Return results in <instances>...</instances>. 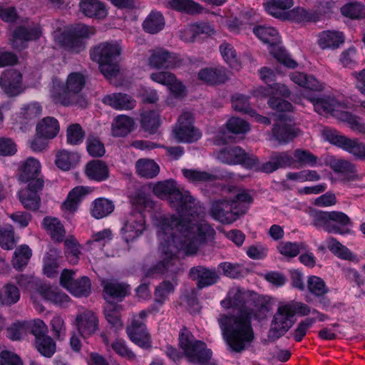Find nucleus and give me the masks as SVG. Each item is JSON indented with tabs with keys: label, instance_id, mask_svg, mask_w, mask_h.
<instances>
[{
	"label": "nucleus",
	"instance_id": "nucleus-1",
	"mask_svg": "<svg viewBox=\"0 0 365 365\" xmlns=\"http://www.w3.org/2000/svg\"><path fill=\"white\" fill-rule=\"evenodd\" d=\"M232 308L238 310L237 314H220L217 321L223 339L232 351L241 353L246 345L255 339L252 326V310L247 306L243 290L237 288L228 292Z\"/></svg>",
	"mask_w": 365,
	"mask_h": 365
},
{
	"label": "nucleus",
	"instance_id": "nucleus-2",
	"mask_svg": "<svg viewBox=\"0 0 365 365\" xmlns=\"http://www.w3.org/2000/svg\"><path fill=\"white\" fill-rule=\"evenodd\" d=\"M290 79L306 89L304 96L313 104L316 112L322 115L331 114L335 110L338 101L334 96L314 93L324 90V86L315 77L302 72H294L290 74Z\"/></svg>",
	"mask_w": 365,
	"mask_h": 365
},
{
	"label": "nucleus",
	"instance_id": "nucleus-3",
	"mask_svg": "<svg viewBox=\"0 0 365 365\" xmlns=\"http://www.w3.org/2000/svg\"><path fill=\"white\" fill-rule=\"evenodd\" d=\"M312 225L317 230H323L327 233L342 236L351 233L349 227L351 225L350 217L341 211L315 210L311 214Z\"/></svg>",
	"mask_w": 365,
	"mask_h": 365
},
{
	"label": "nucleus",
	"instance_id": "nucleus-4",
	"mask_svg": "<svg viewBox=\"0 0 365 365\" xmlns=\"http://www.w3.org/2000/svg\"><path fill=\"white\" fill-rule=\"evenodd\" d=\"M121 53V48L116 43L102 42L90 51L91 59L98 63L100 71L107 78L115 77L118 73L116 63Z\"/></svg>",
	"mask_w": 365,
	"mask_h": 365
},
{
	"label": "nucleus",
	"instance_id": "nucleus-5",
	"mask_svg": "<svg viewBox=\"0 0 365 365\" xmlns=\"http://www.w3.org/2000/svg\"><path fill=\"white\" fill-rule=\"evenodd\" d=\"M253 33L263 43L267 45L269 53L278 62L289 68L293 69L297 67V61L292 59L286 50L280 46V36L275 28L259 25L254 27Z\"/></svg>",
	"mask_w": 365,
	"mask_h": 365
},
{
	"label": "nucleus",
	"instance_id": "nucleus-6",
	"mask_svg": "<svg viewBox=\"0 0 365 365\" xmlns=\"http://www.w3.org/2000/svg\"><path fill=\"white\" fill-rule=\"evenodd\" d=\"M90 35L88 26L76 24L61 34L59 43L65 50L79 53L86 48V39L88 38Z\"/></svg>",
	"mask_w": 365,
	"mask_h": 365
},
{
	"label": "nucleus",
	"instance_id": "nucleus-7",
	"mask_svg": "<svg viewBox=\"0 0 365 365\" xmlns=\"http://www.w3.org/2000/svg\"><path fill=\"white\" fill-rule=\"evenodd\" d=\"M217 159L224 164L235 165H240L248 170L255 171L258 164V158L245 152L240 146H227L219 150Z\"/></svg>",
	"mask_w": 365,
	"mask_h": 365
},
{
	"label": "nucleus",
	"instance_id": "nucleus-8",
	"mask_svg": "<svg viewBox=\"0 0 365 365\" xmlns=\"http://www.w3.org/2000/svg\"><path fill=\"white\" fill-rule=\"evenodd\" d=\"M324 136L330 144L354 155L360 160H365V143L357 138H349L340 135L336 130H325Z\"/></svg>",
	"mask_w": 365,
	"mask_h": 365
},
{
	"label": "nucleus",
	"instance_id": "nucleus-9",
	"mask_svg": "<svg viewBox=\"0 0 365 365\" xmlns=\"http://www.w3.org/2000/svg\"><path fill=\"white\" fill-rule=\"evenodd\" d=\"M287 307L286 304L279 306L274 316L267 335L272 342L283 336L295 323L294 317L288 313Z\"/></svg>",
	"mask_w": 365,
	"mask_h": 365
},
{
	"label": "nucleus",
	"instance_id": "nucleus-10",
	"mask_svg": "<svg viewBox=\"0 0 365 365\" xmlns=\"http://www.w3.org/2000/svg\"><path fill=\"white\" fill-rule=\"evenodd\" d=\"M179 126L174 130L179 142L193 143L200 138L201 134L193 125V117L190 112H185L178 118Z\"/></svg>",
	"mask_w": 365,
	"mask_h": 365
},
{
	"label": "nucleus",
	"instance_id": "nucleus-11",
	"mask_svg": "<svg viewBox=\"0 0 365 365\" xmlns=\"http://www.w3.org/2000/svg\"><path fill=\"white\" fill-rule=\"evenodd\" d=\"M126 333L130 340L143 349L148 350L152 347V337L143 322L133 319Z\"/></svg>",
	"mask_w": 365,
	"mask_h": 365
},
{
	"label": "nucleus",
	"instance_id": "nucleus-12",
	"mask_svg": "<svg viewBox=\"0 0 365 365\" xmlns=\"http://www.w3.org/2000/svg\"><path fill=\"white\" fill-rule=\"evenodd\" d=\"M41 182L27 184L26 187L18 192L19 200L26 210L37 211L41 206L40 193L43 187Z\"/></svg>",
	"mask_w": 365,
	"mask_h": 365
},
{
	"label": "nucleus",
	"instance_id": "nucleus-13",
	"mask_svg": "<svg viewBox=\"0 0 365 365\" xmlns=\"http://www.w3.org/2000/svg\"><path fill=\"white\" fill-rule=\"evenodd\" d=\"M210 216L222 224H231L244 214L242 210H235L233 205L227 201H217L212 204Z\"/></svg>",
	"mask_w": 365,
	"mask_h": 365
},
{
	"label": "nucleus",
	"instance_id": "nucleus-14",
	"mask_svg": "<svg viewBox=\"0 0 365 365\" xmlns=\"http://www.w3.org/2000/svg\"><path fill=\"white\" fill-rule=\"evenodd\" d=\"M189 277L196 282L200 289L212 286L218 282L220 276L215 267H207L202 265L192 267L189 270Z\"/></svg>",
	"mask_w": 365,
	"mask_h": 365
},
{
	"label": "nucleus",
	"instance_id": "nucleus-15",
	"mask_svg": "<svg viewBox=\"0 0 365 365\" xmlns=\"http://www.w3.org/2000/svg\"><path fill=\"white\" fill-rule=\"evenodd\" d=\"M41 36L40 27L16 26L12 33L11 46L15 49L23 50L27 47V43L36 41Z\"/></svg>",
	"mask_w": 365,
	"mask_h": 365
},
{
	"label": "nucleus",
	"instance_id": "nucleus-16",
	"mask_svg": "<svg viewBox=\"0 0 365 365\" xmlns=\"http://www.w3.org/2000/svg\"><path fill=\"white\" fill-rule=\"evenodd\" d=\"M175 215H173L170 217H161L159 219L158 238L160 241L159 250L163 253H170V248L171 242L170 237H177L173 230L175 229V220L173 219Z\"/></svg>",
	"mask_w": 365,
	"mask_h": 365
},
{
	"label": "nucleus",
	"instance_id": "nucleus-17",
	"mask_svg": "<svg viewBox=\"0 0 365 365\" xmlns=\"http://www.w3.org/2000/svg\"><path fill=\"white\" fill-rule=\"evenodd\" d=\"M294 159L288 152L274 153L270 160L261 165L258 160L255 171L262 172L267 174L272 173L279 168H294Z\"/></svg>",
	"mask_w": 365,
	"mask_h": 365
},
{
	"label": "nucleus",
	"instance_id": "nucleus-18",
	"mask_svg": "<svg viewBox=\"0 0 365 365\" xmlns=\"http://www.w3.org/2000/svg\"><path fill=\"white\" fill-rule=\"evenodd\" d=\"M21 83L22 75L15 69L4 71L0 76V86L9 97L16 96L21 93Z\"/></svg>",
	"mask_w": 365,
	"mask_h": 365
},
{
	"label": "nucleus",
	"instance_id": "nucleus-19",
	"mask_svg": "<svg viewBox=\"0 0 365 365\" xmlns=\"http://www.w3.org/2000/svg\"><path fill=\"white\" fill-rule=\"evenodd\" d=\"M182 60L175 53L160 49L153 52L150 58L149 64L156 68H174L181 65Z\"/></svg>",
	"mask_w": 365,
	"mask_h": 365
},
{
	"label": "nucleus",
	"instance_id": "nucleus-20",
	"mask_svg": "<svg viewBox=\"0 0 365 365\" xmlns=\"http://www.w3.org/2000/svg\"><path fill=\"white\" fill-rule=\"evenodd\" d=\"M145 228V217L141 214L133 216L122 227L123 237L127 242H133L143 233Z\"/></svg>",
	"mask_w": 365,
	"mask_h": 365
},
{
	"label": "nucleus",
	"instance_id": "nucleus-21",
	"mask_svg": "<svg viewBox=\"0 0 365 365\" xmlns=\"http://www.w3.org/2000/svg\"><path fill=\"white\" fill-rule=\"evenodd\" d=\"M189 349L184 354L189 361L200 365H207L209 364L212 356V351L210 349L207 348L205 342L195 341Z\"/></svg>",
	"mask_w": 365,
	"mask_h": 365
},
{
	"label": "nucleus",
	"instance_id": "nucleus-22",
	"mask_svg": "<svg viewBox=\"0 0 365 365\" xmlns=\"http://www.w3.org/2000/svg\"><path fill=\"white\" fill-rule=\"evenodd\" d=\"M41 173V164L39 161L34 158H28L22 164L20 168L19 180L23 182L35 183L38 180L44 185L43 178H39Z\"/></svg>",
	"mask_w": 365,
	"mask_h": 365
},
{
	"label": "nucleus",
	"instance_id": "nucleus-23",
	"mask_svg": "<svg viewBox=\"0 0 365 365\" xmlns=\"http://www.w3.org/2000/svg\"><path fill=\"white\" fill-rule=\"evenodd\" d=\"M42 106L37 101L24 104L20 111L16 114L17 122L24 125H33L42 114Z\"/></svg>",
	"mask_w": 365,
	"mask_h": 365
},
{
	"label": "nucleus",
	"instance_id": "nucleus-24",
	"mask_svg": "<svg viewBox=\"0 0 365 365\" xmlns=\"http://www.w3.org/2000/svg\"><path fill=\"white\" fill-rule=\"evenodd\" d=\"M37 291L46 302L61 308L69 305L71 300L69 296L57 289H52L51 287L42 284L38 287Z\"/></svg>",
	"mask_w": 365,
	"mask_h": 365
},
{
	"label": "nucleus",
	"instance_id": "nucleus-25",
	"mask_svg": "<svg viewBox=\"0 0 365 365\" xmlns=\"http://www.w3.org/2000/svg\"><path fill=\"white\" fill-rule=\"evenodd\" d=\"M79 10L86 17L103 19L108 15L106 4L100 0H81Z\"/></svg>",
	"mask_w": 365,
	"mask_h": 365
},
{
	"label": "nucleus",
	"instance_id": "nucleus-26",
	"mask_svg": "<svg viewBox=\"0 0 365 365\" xmlns=\"http://www.w3.org/2000/svg\"><path fill=\"white\" fill-rule=\"evenodd\" d=\"M197 78L207 85L215 86L225 83L228 76L223 67H207L199 71Z\"/></svg>",
	"mask_w": 365,
	"mask_h": 365
},
{
	"label": "nucleus",
	"instance_id": "nucleus-27",
	"mask_svg": "<svg viewBox=\"0 0 365 365\" xmlns=\"http://www.w3.org/2000/svg\"><path fill=\"white\" fill-rule=\"evenodd\" d=\"M88 179L95 182H103L109 178V169L106 163L101 160L88 161L84 169Z\"/></svg>",
	"mask_w": 365,
	"mask_h": 365
},
{
	"label": "nucleus",
	"instance_id": "nucleus-28",
	"mask_svg": "<svg viewBox=\"0 0 365 365\" xmlns=\"http://www.w3.org/2000/svg\"><path fill=\"white\" fill-rule=\"evenodd\" d=\"M76 324L80 334L86 338L98 329V320L93 312L88 311L77 315Z\"/></svg>",
	"mask_w": 365,
	"mask_h": 365
},
{
	"label": "nucleus",
	"instance_id": "nucleus-29",
	"mask_svg": "<svg viewBox=\"0 0 365 365\" xmlns=\"http://www.w3.org/2000/svg\"><path fill=\"white\" fill-rule=\"evenodd\" d=\"M327 247L331 254L340 259L349 261L354 264L359 262L358 255L351 251L346 246L342 245L335 237H330L327 240Z\"/></svg>",
	"mask_w": 365,
	"mask_h": 365
},
{
	"label": "nucleus",
	"instance_id": "nucleus-30",
	"mask_svg": "<svg viewBox=\"0 0 365 365\" xmlns=\"http://www.w3.org/2000/svg\"><path fill=\"white\" fill-rule=\"evenodd\" d=\"M171 242L170 251V253H163V255H169L174 259L178 251H185L187 255H194L197 251V246L195 245L196 241L190 239V237H185L180 235L177 237H170Z\"/></svg>",
	"mask_w": 365,
	"mask_h": 365
},
{
	"label": "nucleus",
	"instance_id": "nucleus-31",
	"mask_svg": "<svg viewBox=\"0 0 365 365\" xmlns=\"http://www.w3.org/2000/svg\"><path fill=\"white\" fill-rule=\"evenodd\" d=\"M274 139L280 144H287L297 138L300 130L295 125L287 123H275L272 130Z\"/></svg>",
	"mask_w": 365,
	"mask_h": 365
},
{
	"label": "nucleus",
	"instance_id": "nucleus-32",
	"mask_svg": "<svg viewBox=\"0 0 365 365\" xmlns=\"http://www.w3.org/2000/svg\"><path fill=\"white\" fill-rule=\"evenodd\" d=\"M103 103L115 110H131L135 106V101L129 95L123 93H114L106 95Z\"/></svg>",
	"mask_w": 365,
	"mask_h": 365
},
{
	"label": "nucleus",
	"instance_id": "nucleus-33",
	"mask_svg": "<svg viewBox=\"0 0 365 365\" xmlns=\"http://www.w3.org/2000/svg\"><path fill=\"white\" fill-rule=\"evenodd\" d=\"M293 6V0H269L264 4L267 14L279 20H287L289 10Z\"/></svg>",
	"mask_w": 365,
	"mask_h": 365
},
{
	"label": "nucleus",
	"instance_id": "nucleus-34",
	"mask_svg": "<svg viewBox=\"0 0 365 365\" xmlns=\"http://www.w3.org/2000/svg\"><path fill=\"white\" fill-rule=\"evenodd\" d=\"M290 95L291 91L289 88L279 83H273L272 85L266 86H261L254 91V96L257 98L279 96L282 98H289Z\"/></svg>",
	"mask_w": 365,
	"mask_h": 365
},
{
	"label": "nucleus",
	"instance_id": "nucleus-35",
	"mask_svg": "<svg viewBox=\"0 0 365 365\" xmlns=\"http://www.w3.org/2000/svg\"><path fill=\"white\" fill-rule=\"evenodd\" d=\"M167 7L189 15L201 14L203 6L193 0H168Z\"/></svg>",
	"mask_w": 365,
	"mask_h": 365
},
{
	"label": "nucleus",
	"instance_id": "nucleus-36",
	"mask_svg": "<svg viewBox=\"0 0 365 365\" xmlns=\"http://www.w3.org/2000/svg\"><path fill=\"white\" fill-rule=\"evenodd\" d=\"M344 42L342 32L336 31H324L320 33L318 44L322 49H336Z\"/></svg>",
	"mask_w": 365,
	"mask_h": 365
},
{
	"label": "nucleus",
	"instance_id": "nucleus-37",
	"mask_svg": "<svg viewBox=\"0 0 365 365\" xmlns=\"http://www.w3.org/2000/svg\"><path fill=\"white\" fill-rule=\"evenodd\" d=\"M60 125L58 121L53 117H45L36 125V135L43 138L53 139L58 133Z\"/></svg>",
	"mask_w": 365,
	"mask_h": 365
},
{
	"label": "nucleus",
	"instance_id": "nucleus-38",
	"mask_svg": "<svg viewBox=\"0 0 365 365\" xmlns=\"http://www.w3.org/2000/svg\"><path fill=\"white\" fill-rule=\"evenodd\" d=\"M121 306L108 303L104 308L105 318L110 325V328L114 331H118L123 327V323L121 319Z\"/></svg>",
	"mask_w": 365,
	"mask_h": 365
},
{
	"label": "nucleus",
	"instance_id": "nucleus-39",
	"mask_svg": "<svg viewBox=\"0 0 365 365\" xmlns=\"http://www.w3.org/2000/svg\"><path fill=\"white\" fill-rule=\"evenodd\" d=\"M165 18L160 11H152L143 23V30L148 34H155L165 27Z\"/></svg>",
	"mask_w": 365,
	"mask_h": 365
},
{
	"label": "nucleus",
	"instance_id": "nucleus-40",
	"mask_svg": "<svg viewBox=\"0 0 365 365\" xmlns=\"http://www.w3.org/2000/svg\"><path fill=\"white\" fill-rule=\"evenodd\" d=\"M140 121L142 129L150 134H155L160 126V114L153 110L143 111Z\"/></svg>",
	"mask_w": 365,
	"mask_h": 365
},
{
	"label": "nucleus",
	"instance_id": "nucleus-41",
	"mask_svg": "<svg viewBox=\"0 0 365 365\" xmlns=\"http://www.w3.org/2000/svg\"><path fill=\"white\" fill-rule=\"evenodd\" d=\"M129 293V286L122 283L107 282L103 287V297L106 300L113 299L122 301Z\"/></svg>",
	"mask_w": 365,
	"mask_h": 365
},
{
	"label": "nucleus",
	"instance_id": "nucleus-42",
	"mask_svg": "<svg viewBox=\"0 0 365 365\" xmlns=\"http://www.w3.org/2000/svg\"><path fill=\"white\" fill-rule=\"evenodd\" d=\"M136 173L142 178L152 179L160 172L159 165L151 159L141 158L135 164Z\"/></svg>",
	"mask_w": 365,
	"mask_h": 365
},
{
	"label": "nucleus",
	"instance_id": "nucleus-43",
	"mask_svg": "<svg viewBox=\"0 0 365 365\" xmlns=\"http://www.w3.org/2000/svg\"><path fill=\"white\" fill-rule=\"evenodd\" d=\"M43 225L53 240L58 242L63 240L66 231L63 225L57 218L45 217L43 220Z\"/></svg>",
	"mask_w": 365,
	"mask_h": 365
},
{
	"label": "nucleus",
	"instance_id": "nucleus-44",
	"mask_svg": "<svg viewBox=\"0 0 365 365\" xmlns=\"http://www.w3.org/2000/svg\"><path fill=\"white\" fill-rule=\"evenodd\" d=\"M153 192L157 196H169L171 203L177 198V194L181 191L178 188L176 182L170 179L158 182L153 187Z\"/></svg>",
	"mask_w": 365,
	"mask_h": 365
},
{
	"label": "nucleus",
	"instance_id": "nucleus-45",
	"mask_svg": "<svg viewBox=\"0 0 365 365\" xmlns=\"http://www.w3.org/2000/svg\"><path fill=\"white\" fill-rule=\"evenodd\" d=\"M79 159L77 153L61 150L56 154L55 164L59 169L68 171L77 165Z\"/></svg>",
	"mask_w": 365,
	"mask_h": 365
},
{
	"label": "nucleus",
	"instance_id": "nucleus-46",
	"mask_svg": "<svg viewBox=\"0 0 365 365\" xmlns=\"http://www.w3.org/2000/svg\"><path fill=\"white\" fill-rule=\"evenodd\" d=\"M92 206L91 215L96 219H102L109 215L115 208L113 201L104 197L96 199Z\"/></svg>",
	"mask_w": 365,
	"mask_h": 365
},
{
	"label": "nucleus",
	"instance_id": "nucleus-47",
	"mask_svg": "<svg viewBox=\"0 0 365 365\" xmlns=\"http://www.w3.org/2000/svg\"><path fill=\"white\" fill-rule=\"evenodd\" d=\"M115 121L112 132L115 137H125L134 128V120L129 116L119 115L115 118Z\"/></svg>",
	"mask_w": 365,
	"mask_h": 365
},
{
	"label": "nucleus",
	"instance_id": "nucleus-48",
	"mask_svg": "<svg viewBox=\"0 0 365 365\" xmlns=\"http://www.w3.org/2000/svg\"><path fill=\"white\" fill-rule=\"evenodd\" d=\"M294 159V168H301L309 165L314 167L317 162V157L308 150L297 148L292 155Z\"/></svg>",
	"mask_w": 365,
	"mask_h": 365
},
{
	"label": "nucleus",
	"instance_id": "nucleus-49",
	"mask_svg": "<svg viewBox=\"0 0 365 365\" xmlns=\"http://www.w3.org/2000/svg\"><path fill=\"white\" fill-rule=\"evenodd\" d=\"M86 77L81 72H72L66 78L65 92L77 94L80 93L86 86Z\"/></svg>",
	"mask_w": 365,
	"mask_h": 365
},
{
	"label": "nucleus",
	"instance_id": "nucleus-50",
	"mask_svg": "<svg viewBox=\"0 0 365 365\" xmlns=\"http://www.w3.org/2000/svg\"><path fill=\"white\" fill-rule=\"evenodd\" d=\"M20 296L19 288L14 284L7 283L3 287L2 292H0V306H12L19 301Z\"/></svg>",
	"mask_w": 365,
	"mask_h": 365
},
{
	"label": "nucleus",
	"instance_id": "nucleus-51",
	"mask_svg": "<svg viewBox=\"0 0 365 365\" xmlns=\"http://www.w3.org/2000/svg\"><path fill=\"white\" fill-rule=\"evenodd\" d=\"M215 231L213 227L207 223L196 222L192 235L189 237L196 241L200 245L205 244L207 242L208 237L214 235Z\"/></svg>",
	"mask_w": 365,
	"mask_h": 365
},
{
	"label": "nucleus",
	"instance_id": "nucleus-52",
	"mask_svg": "<svg viewBox=\"0 0 365 365\" xmlns=\"http://www.w3.org/2000/svg\"><path fill=\"white\" fill-rule=\"evenodd\" d=\"M163 255L165 257L162 260L146 269L145 273V277L157 278L167 273L170 268L173 266L174 259L172 257V256L170 257L169 255Z\"/></svg>",
	"mask_w": 365,
	"mask_h": 365
},
{
	"label": "nucleus",
	"instance_id": "nucleus-53",
	"mask_svg": "<svg viewBox=\"0 0 365 365\" xmlns=\"http://www.w3.org/2000/svg\"><path fill=\"white\" fill-rule=\"evenodd\" d=\"M173 203L178 206V210L181 215H193L195 212V198L189 194H183L182 192L178 193L177 198Z\"/></svg>",
	"mask_w": 365,
	"mask_h": 365
},
{
	"label": "nucleus",
	"instance_id": "nucleus-54",
	"mask_svg": "<svg viewBox=\"0 0 365 365\" xmlns=\"http://www.w3.org/2000/svg\"><path fill=\"white\" fill-rule=\"evenodd\" d=\"M250 98L249 96L235 93L231 98L232 106L235 110L253 117L256 115V110L251 108Z\"/></svg>",
	"mask_w": 365,
	"mask_h": 365
},
{
	"label": "nucleus",
	"instance_id": "nucleus-55",
	"mask_svg": "<svg viewBox=\"0 0 365 365\" xmlns=\"http://www.w3.org/2000/svg\"><path fill=\"white\" fill-rule=\"evenodd\" d=\"M34 345L40 354L46 358H51L56 352L55 341L48 334L34 340Z\"/></svg>",
	"mask_w": 365,
	"mask_h": 365
},
{
	"label": "nucleus",
	"instance_id": "nucleus-56",
	"mask_svg": "<svg viewBox=\"0 0 365 365\" xmlns=\"http://www.w3.org/2000/svg\"><path fill=\"white\" fill-rule=\"evenodd\" d=\"M287 20H292L297 23L315 22L317 21V16L315 12L311 10L298 6L289 10Z\"/></svg>",
	"mask_w": 365,
	"mask_h": 365
},
{
	"label": "nucleus",
	"instance_id": "nucleus-57",
	"mask_svg": "<svg viewBox=\"0 0 365 365\" xmlns=\"http://www.w3.org/2000/svg\"><path fill=\"white\" fill-rule=\"evenodd\" d=\"M341 14L350 19L365 18V6L358 1L348 2L341 8Z\"/></svg>",
	"mask_w": 365,
	"mask_h": 365
},
{
	"label": "nucleus",
	"instance_id": "nucleus-58",
	"mask_svg": "<svg viewBox=\"0 0 365 365\" xmlns=\"http://www.w3.org/2000/svg\"><path fill=\"white\" fill-rule=\"evenodd\" d=\"M339 118L349 124L351 130L359 133L365 134V123L361 118L349 111H340Z\"/></svg>",
	"mask_w": 365,
	"mask_h": 365
},
{
	"label": "nucleus",
	"instance_id": "nucleus-59",
	"mask_svg": "<svg viewBox=\"0 0 365 365\" xmlns=\"http://www.w3.org/2000/svg\"><path fill=\"white\" fill-rule=\"evenodd\" d=\"M86 145L88 155L93 158H101L106 153L104 144L98 136L89 135L86 138Z\"/></svg>",
	"mask_w": 365,
	"mask_h": 365
},
{
	"label": "nucleus",
	"instance_id": "nucleus-60",
	"mask_svg": "<svg viewBox=\"0 0 365 365\" xmlns=\"http://www.w3.org/2000/svg\"><path fill=\"white\" fill-rule=\"evenodd\" d=\"M289 180L297 182H304L307 181L316 182L321 179L320 175L314 170H302L298 172H289L286 175Z\"/></svg>",
	"mask_w": 365,
	"mask_h": 365
},
{
	"label": "nucleus",
	"instance_id": "nucleus-61",
	"mask_svg": "<svg viewBox=\"0 0 365 365\" xmlns=\"http://www.w3.org/2000/svg\"><path fill=\"white\" fill-rule=\"evenodd\" d=\"M69 292L76 297H88L91 292V279L86 276L76 279Z\"/></svg>",
	"mask_w": 365,
	"mask_h": 365
},
{
	"label": "nucleus",
	"instance_id": "nucleus-62",
	"mask_svg": "<svg viewBox=\"0 0 365 365\" xmlns=\"http://www.w3.org/2000/svg\"><path fill=\"white\" fill-rule=\"evenodd\" d=\"M307 289L315 297L326 295L329 291L325 282L321 277L314 275L309 277Z\"/></svg>",
	"mask_w": 365,
	"mask_h": 365
},
{
	"label": "nucleus",
	"instance_id": "nucleus-63",
	"mask_svg": "<svg viewBox=\"0 0 365 365\" xmlns=\"http://www.w3.org/2000/svg\"><path fill=\"white\" fill-rule=\"evenodd\" d=\"M190 215H181L173 218L175 220V229L181 233L182 237H189L192 235L193 227L195 225L190 217Z\"/></svg>",
	"mask_w": 365,
	"mask_h": 365
},
{
	"label": "nucleus",
	"instance_id": "nucleus-64",
	"mask_svg": "<svg viewBox=\"0 0 365 365\" xmlns=\"http://www.w3.org/2000/svg\"><path fill=\"white\" fill-rule=\"evenodd\" d=\"M85 135V131L80 124H71L66 130L67 143L72 145H80L83 143Z\"/></svg>",
	"mask_w": 365,
	"mask_h": 365
}]
</instances>
